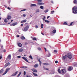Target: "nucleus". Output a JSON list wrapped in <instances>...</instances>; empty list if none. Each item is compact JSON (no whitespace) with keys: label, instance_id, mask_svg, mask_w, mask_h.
Here are the masks:
<instances>
[{"label":"nucleus","instance_id":"obj_1","mask_svg":"<svg viewBox=\"0 0 77 77\" xmlns=\"http://www.w3.org/2000/svg\"><path fill=\"white\" fill-rule=\"evenodd\" d=\"M72 12L73 14H77V7H74L72 8Z\"/></svg>","mask_w":77,"mask_h":77},{"label":"nucleus","instance_id":"obj_2","mask_svg":"<svg viewBox=\"0 0 77 77\" xmlns=\"http://www.w3.org/2000/svg\"><path fill=\"white\" fill-rule=\"evenodd\" d=\"M29 28V26H26V27L23 28L22 30L23 31V32H26L28 30Z\"/></svg>","mask_w":77,"mask_h":77},{"label":"nucleus","instance_id":"obj_3","mask_svg":"<svg viewBox=\"0 0 77 77\" xmlns=\"http://www.w3.org/2000/svg\"><path fill=\"white\" fill-rule=\"evenodd\" d=\"M10 68H8L7 69H6L5 71V72L2 75H5V74H6V73H7L8 72V71H9V70H10Z\"/></svg>","mask_w":77,"mask_h":77},{"label":"nucleus","instance_id":"obj_4","mask_svg":"<svg viewBox=\"0 0 77 77\" xmlns=\"http://www.w3.org/2000/svg\"><path fill=\"white\" fill-rule=\"evenodd\" d=\"M61 71L62 73H61V74H62L63 75H64V73L65 74V72H66V71L64 69H62L61 70Z\"/></svg>","mask_w":77,"mask_h":77},{"label":"nucleus","instance_id":"obj_5","mask_svg":"<svg viewBox=\"0 0 77 77\" xmlns=\"http://www.w3.org/2000/svg\"><path fill=\"white\" fill-rule=\"evenodd\" d=\"M67 57L69 59H71L72 58V55L71 54H68Z\"/></svg>","mask_w":77,"mask_h":77},{"label":"nucleus","instance_id":"obj_6","mask_svg":"<svg viewBox=\"0 0 77 77\" xmlns=\"http://www.w3.org/2000/svg\"><path fill=\"white\" fill-rule=\"evenodd\" d=\"M73 69V67H72L71 66H70L69 67L68 70L69 71H72V70Z\"/></svg>","mask_w":77,"mask_h":77},{"label":"nucleus","instance_id":"obj_7","mask_svg":"<svg viewBox=\"0 0 77 77\" xmlns=\"http://www.w3.org/2000/svg\"><path fill=\"white\" fill-rule=\"evenodd\" d=\"M22 59H24V60H25V61H26V62H29V61L27 59V58H26V57H22Z\"/></svg>","mask_w":77,"mask_h":77},{"label":"nucleus","instance_id":"obj_8","mask_svg":"<svg viewBox=\"0 0 77 77\" xmlns=\"http://www.w3.org/2000/svg\"><path fill=\"white\" fill-rule=\"evenodd\" d=\"M17 45L18 47H21L23 46V45H22V44L20 43H17Z\"/></svg>","mask_w":77,"mask_h":77},{"label":"nucleus","instance_id":"obj_9","mask_svg":"<svg viewBox=\"0 0 77 77\" xmlns=\"http://www.w3.org/2000/svg\"><path fill=\"white\" fill-rule=\"evenodd\" d=\"M39 66V64L38 63H36L33 66L34 68H38Z\"/></svg>","mask_w":77,"mask_h":77},{"label":"nucleus","instance_id":"obj_10","mask_svg":"<svg viewBox=\"0 0 77 77\" xmlns=\"http://www.w3.org/2000/svg\"><path fill=\"white\" fill-rule=\"evenodd\" d=\"M31 70L33 71V72H38V71L35 69H32Z\"/></svg>","mask_w":77,"mask_h":77},{"label":"nucleus","instance_id":"obj_11","mask_svg":"<svg viewBox=\"0 0 77 77\" xmlns=\"http://www.w3.org/2000/svg\"><path fill=\"white\" fill-rule=\"evenodd\" d=\"M18 71H17L15 72L14 73L11 75V76H15V75H16L17 74V73H18Z\"/></svg>","mask_w":77,"mask_h":77},{"label":"nucleus","instance_id":"obj_12","mask_svg":"<svg viewBox=\"0 0 77 77\" xmlns=\"http://www.w3.org/2000/svg\"><path fill=\"white\" fill-rule=\"evenodd\" d=\"M67 57V55H65V56L63 57V60H65V59Z\"/></svg>","mask_w":77,"mask_h":77},{"label":"nucleus","instance_id":"obj_13","mask_svg":"<svg viewBox=\"0 0 77 77\" xmlns=\"http://www.w3.org/2000/svg\"><path fill=\"white\" fill-rule=\"evenodd\" d=\"M26 21H27V20H24L21 21V23H26Z\"/></svg>","mask_w":77,"mask_h":77},{"label":"nucleus","instance_id":"obj_14","mask_svg":"<svg viewBox=\"0 0 77 77\" xmlns=\"http://www.w3.org/2000/svg\"><path fill=\"white\" fill-rule=\"evenodd\" d=\"M11 55H8L7 57V59H9V60H11Z\"/></svg>","mask_w":77,"mask_h":77},{"label":"nucleus","instance_id":"obj_15","mask_svg":"<svg viewBox=\"0 0 77 77\" xmlns=\"http://www.w3.org/2000/svg\"><path fill=\"white\" fill-rule=\"evenodd\" d=\"M17 22H16V23H13V24H12V25H10V26H12V25L13 26H15V25H17Z\"/></svg>","mask_w":77,"mask_h":77},{"label":"nucleus","instance_id":"obj_16","mask_svg":"<svg viewBox=\"0 0 77 77\" xmlns=\"http://www.w3.org/2000/svg\"><path fill=\"white\" fill-rule=\"evenodd\" d=\"M11 18V16L8 15L7 16V19L10 20Z\"/></svg>","mask_w":77,"mask_h":77},{"label":"nucleus","instance_id":"obj_17","mask_svg":"<svg viewBox=\"0 0 77 77\" xmlns=\"http://www.w3.org/2000/svg\"><path fill=\"white\" fill-rule=\"evenodd\" d=\"M9 64H10V63H9V62L8 63H7L6 64L5 66V67H6L7 66H8V65H9Z\"/></svg>","mask_w":77,"mask_h":77},{"label":"nucleus","instance_id":"obj_18","mask_svg":"<svg viewBox=\"0 0 77 77\" xmlns=\"http://www.w3.org/2000/svg\"><path fill=\"white\" fill-rule=\"evenodd\" d=\"M20 38L22 40H23L24 39H25V37L24 36H22Z\"/></svg>","mask_w":77,"mask_h":77},{"label":"nucleus","instance_id":"obj_19","mask_svg":"<svg viewBox=\"0 0 77 77\" xmlns=\"http://www.w3.org/2000/svg\"><path fill=\"white\" fill-rule=\"evenodd\" d=\"M43 3H42L38 2L37 3V4L38 5H42Z\"/></svg>","mask_w":77,"mask_h":77},{"label":"nucleus","instance_id":"obj_20","mask_svg":"<svg viewBox=\"0 0 77 77\" xmlns=\"http://www.w3.org/2000/svg\"><path fill=\"white\" fill-rule=\"evenodd\" d=\"M43 65H49V64H48V63H43Z\"/></svg>","mask_w":77,"mask_h":77},{"label":"nucleus","instance_id":"obj_21","mask_svg":"<svg viewBox=\"0 0 77 77\" xmlns=\"http://www.w3.org/2000/svg\"><path fill=\"white\" fill-rule=\"evenodd\" d=\"M19 52H22L23 51V49L22 48H20V49H19Z\"/></svg>","mask_w":77,"mask_h":77},{"label":"nucleus","instance_id":"obj_22","mask_svg":"<svg viewBox=\"0 0 77 77\" xmlns=\"http://www.w3.org/2000/svg\"><path fill=\"white\" fill-rule=\"evenodd\" d=\"M32 7V6H36V4H32L30 5Z\"/></svg>","mask_w":77,"mask_h":77},{"label":"nucleus","instance_id":"obj_23","mask_svg":"<svg viewBox=\"0 0 77 77\" xmlns=\"http://www.w3.org/2000/svg\"><path fill=\"white\" fill-rule=\"evenodd\" d=\"M21 72H20L18 75H17V77H19V76H20V75H21Z\"/></svg>","mask_w":77,"mask_h":77},{"label":"nucleus","instance_id":"obj_24","mask_svg":"<svg viewBox=\"0 0 77 77\" xmlns=\"http://www.w3.org/2000/svg\"><path fill=\"white\" fill-rule=\"evenodd\" d=\"M53 33H56V30L55 29H54L52 31Z\"/></svg>","mask_w":77,"mask_h":77},{"label":"nucleus","instance_id":"obj_25","mask_svg":"<svg viewBox=\"0 0 77 77\" xmlns=\"http://www.w3.org/2000/svg\"><path fill=\"white\" fill-rule=\"evenodd\" d=\"M32 73H33L34 75L35 76H36L37 77L38 75H37V74H36V73H35L33 72Z\"/></svg>","mask_w":77,"mask_h":77},{"label":"nucleus","instance_id":"obj_26","mask_svg":"<svg viewBox=\"0 0 77 77\" xmlns=\"http://www.w3.org/2000/svg\"><path fill=\"white\" fill-rule=\"evenodd\" d=\"M3 69H2L0 71V73L1 74H2V73H3Z\"/></svg>","mask_w":77,"mask_h":77},{"label":"nucleus","instance_id":"obj_27","mask_svg":"<svg viewBox=\"0 0 77 77\" xmlns=\"http://www.w3.org/2000/svg\"><path fill=\"white\" fill-rule=\"evenodd\" d=\"M74 66H77V63H74L73 64Z\"/></svg>","mask_w":77,"mask_h":77},{"label":"nucleus","instance_id":"obj_28","mask_svg":"<svg viewBox=\"0 0 77 77\" xmlns=\"http://www.w3.org/2000/svg\"><path fill=\"white\" fill-rule=\"evenodd\" d=\"M4 22L5 23H8V20L6 19H5L4 20Z\"/></svg>","mask_w":77,"mask_h":77},{"label":"nucleus","instance_id":"obj_29","mask_svg":"<svg viewBox=\"0 0 77 77\" xmlns=\"http://www.w3.org/2000/svg\"><path fill=\"white\" fill-rule=\"evenodd\" d=\"M64 77H69V75H64Z\"/></svg>","mask_w":77,"mask_h":77},{"label":"nucleus","instance_id":"obj_30","mask_svg":"<svg viewBox=\"0 0 77 77\" xmlns=\"http://www.w3.org/2000/svg\"><path fill=\"white\" fill-rule=\"evenodd\" d=\"M40 8L41 9H44V7H43V6H41L40 7Z\"/></svg>","mask_w":77,"mask_h":77},{"label":"nucleus","instance_id":"obj_31","mask_svg":"<svg viewBox=\"0 0 77 77\" xmlns=\"http://www.w3.org/2000/svg\"><path fill=\"white\" fill-rule=\"evenodd\" d=\"M73 2L74 3H77V0H74Z\"/></svg>","mask_w":77,"mask_h":77},{"label":"nucleus","instance_id":"obj_32","mask_svg":"<svg viewBox=\"0 0 77 77\" xmlns=\"http://www.w3.org/2000/svg\"><path fill=\"white\" fill-rule=\"evenodd\" d=\"M45 21L46 23H50V21L48 20H45Z\"/></svg>","mask_w":77,"mask_h":77},{"label":"nucleus","instance_id":"obj_33","mask_svg":"<svg viewBox=\"0 0 77 77\" xmlns=\"http://www.w3.org/2000/svg\"><path fill=\"white\" fill-rule=\"evenodd\" d=\"M48 10H45L44 12L45 13H47V12H48Z\"/></svg>","mask_w":77,"mask_h":77},{"label":"nucleus","instance_id":"obj_34","mask_svg":"<svg viewBox=\"0 0 77 77\" xmlns=\"http://www.w3.org/2000/svg\"><path fill=\"white\" fill-rule=\"evenodd\" d=\"M41 28L42 29V28H43V26H44V24H41Z\"/></svg>","mask_w":77,"mask_h":77},{"label":"nucleus","instance_id":"obj_35","mask_svg":"<svg viewBox=\"0 0 77 77\" xmlns=\"http://www.w3.org/2000/svg\"><path fill=\"white\" fill-rule=\"evenodd\" d=\"M29 57L30 59H33V57L31 55H30L29 56Z\"/></svg>","mask_w":77,"mask_h":77},{"label":"nucleus","instance_id":"obj_36","mask_svg":"<svg viewBox=\"0 0 77 77\" xmlns=\"http://www.w3.org/2000/svg\"><path fill=\"white\" fill-rule=\"evenodd\" d=\"M58 72L59 73H60H60H61V72L60 71V69H58Z\"/></svg>","mask_w":77,"mask_h":77},{"label":"nucleus","instance_id":"obj_37","mask_svg":"<svg viewBox=\"0 0 77 77\" xmlns=\"http://www.w3.org/2000/svg\"><path fill=\"white\" fill-rule=\"evenodd\" d=\"M32 40L33 41H36V38L34 37L32 38Z\"/></svg>","mask_w":77,"mask_h":77},{"label":"nucleus","instance_id":"obj_38","mask_svg":"<svg viewBox=\"0 0 77 77\" xmlns=\"http://www.w3.org/2000/svg\"><path fill=\"white\" fill-rule=\"evenodd\" d=\"M63 24L65 25H68V23H67L66 22H64Z\"/></svg>","mask_w":77,"mask_h":77},{"label":"nucleus","instance_id":"obj_39","mask_svg":"<svg viewBox=\"0 0 77 77\" xmlns=\"http://www.w3.org/2000/svg\"><path fill=\"white\" fill-rule=\"evenodd\" d=\"M36 12H39V9H38L36 10Z\"/></svg>","mask_w":77,"mask_h":77},{"label":"nucleus","instance_id":"obj_40","mask_svg":"<svg viewBox=\"0 0 77 77\" xmlns=\"http://www.w3.org/2000/svg\"><path fill=\"white\" fill-rule=\"evenodd\" d=\"M53 13L54 12V11H52L51 13V14H53Z\"/></svg>","mask_w":77,"mask_h":77},{"label":"nucleus","instance_id":"obj_41","mask_svg":"<svg viewBox=\"0 0 77 77\" xmlns=\"http://www.w3.org/2000/svg\"><path fill=\"white\" fill-rule=\"evenodd\" d=\"M26 11V9H24L23 10H22L20 11V12H22V11Z\"/></svg>","mask_w":77,"mask_h":77},{"label":"nucleus","instance_id":"obj_42","mask_svg":"<svg viewBox=\"0 0 77 77\" xmlns=\"http://www.w3.org/2000/svg\"><path fill=\"white\" fill-rule=\"evenodd\" d=\"M37 1L38 2H42V0H37Z\"/></svg>","mask_w":77,"mask_h":77},{"label":"nucleus","instance_id":"obj_43","mask_svg":"<svg viewBox=\"0 0 77 77\" xmlns=\"http://www.w3.org/2000/svg\"><path fill=\"white\" fill-rule=\"evenodd\" d=\"M38 50H41V48L39 47L38 48H37Z\"/></svg>","mask_w":77,"mask_h":77},{"label":"nucleus","instance_id":"obj_44","mask_svg":"<svg viewBox=\"0 0 77 77\" xmlns=\"http://www.w3.org/2000/svg\"><path fill=\"white\" fill-rule=\"evenodd\" d=\"M44 19H45V17L44 16V18H43V21H45V20Z\"/></svg>","mask_w":77,"mask_h":77},{"label":"nucleus","instance_id":"obj_45","mask_svg":"<svg viewBox=\"0 0 77 77\" xmlns=\"http://www.w3.org/2000/svg\"><path fill=\"white\" fill-rule=\"evenodd\" d=\"M23 17H26V15L25 14H23Z\"/></svg>","mask_w":77,"mask_h":77},{"label":"nucleus","instance_id":"obj_46","mask_svg":"<svg viewBox=\"0 0 77 77\" xmlns=\"http://www.w3.org/2000/svg\"><path fill=\"white\" fill-rule=\"evenodd\" d=\"M39 62V64H40V66H41V64L42 63V62H41V61H40Z\"/></svg>","mask_w":77,"mask_h":77},{"label":"nucleus","instance_id":"obj_47","mask_svg":"<svg viewBox=\"0 0 77 77\" xmlns=\"http://www.w3.org/2000/svg\"><path fill=\"white\" fill-rule=\"evenodd\" d=\"M51 56V54L50 53L48 55V57H50Z\"/></svg>","mask_w":77,"mask_h":77},{"label":"nucleus","instance_id":"obj_48","mask_svg":"<svg viewBox=\"0 0 77 77\" xmlns=\"http://www.w3.org/2000/svg\"><path fill=\"white\" fill-rule=\"evenodd\" d=\"M38 59V62H41V61H40V58L38 59Z\"/></svg>","mask_w":77,"mask_h":77},{"label":"nucleus","instance_id":"obj_49","mask_svg":"<svg viewBox=\"0 0 77 77\" xmlns=\"http://www.w3.org/2000/svg\"><path fill=\"white\" fill-rule=\"evenodd\" d=\"M35 28H36V29H38V25L35 26Z\"/></svg>","mask_w":77,"mask_h":77},{"label":"nucleus","instance_id":"obj_50","mask_svg":"<svg viewBox=\"0 0 77 77\" xmlns=\"http://www.w3.org/2000/svg\"><path fill=\"white\" fill-rule=\"evenodd\" d=\"M54 53H57V51H56V50H54Z\"/></svg>","mask_w":77,"mask_h":77},{"label":"nucleus","instance_id":"obj_51","mask_svg":"<svg viewBox=\"0 0 77 77\" xmlns=\"http://www.w3.org/2000/svg\"><path fill=\"white\" fill-rule=\"evenodd\" d=\"M8 9H9V10H11V8H10L9 7H8Z\"/></svg>","mask_w":77,"mask_h":77},{"label":"nucleus","instance_id":"obj_52","mask_svg":"<svg viewBox=\"0 0 77 77\" xmlns=\"http://www.w3.org/2000/svg\"><path fill=\"white\" fill-rule=\"evenodd\" d=\"M24 75H26V71H24L23 73Z\"/></svg>","mask_w":77,"mask_h":77},{"label":"nucleus","instance_id":"obj_53","mask_svg":"<svg viewBox=\"0 0 77 77\" xmlns=\"http://www.w3.org/2000/svg\"><path fill=\"white\" fill-rule=\"evenodd\" d=\"M44 49L45 51L46 52V51H47V49H46V48H45Z\"/></svg>","mask_w":77,"mask_h":77},{"label":"nucleus","instance_id":"obj_54","mask_svg":"<svg viewBox=\"0 0 77 77\" xmlns=\"http://www.w3.org/2000/svg\"><path fill=\"white\" fill-rule=\"evenodd\" d=\"M26 77H32L31 76H29V75H27L26 76Z\"/></svg>","mask_w":77,"mask_h":77},{"label":"nucleus","instance_id":"obj_55","mask_svg":"<svg viewBox=\"0 0 77 77\" xmlns=\"http://www.w3.org/2000/svg\"><path fill=\"white\" fill-rule=\"evenodd\" d=\"M17 58H21V56H19L17 57Z\"/></svg>","mask_w":77,"mask_h":77},{"label":"nucleus","instance_id":"obj_56","mask_svg":"<svg viewBox=\"0 0 77 77\" xmlns=\"http://www.w3.org/2000/svg\"><path fill=\"white\" fill-rule=\"evenodd\" d=\"M58 62V61H57V60H56L55 61V63H57Z\"/></svg>","mask_w":77,"mask_h":77},{"label":"nucleus","instance_id":"obj_57","mask_svg":"<svg viewBox=\"0 0 77 77\" xmlns=\"http://www.w3.org/2000/svg\"><path fill=\"white\" fill-rule=\"evenodd\" d=\"M72 23H73V22H71L70 24V26H72Z\"/></svg>","mask_w":77,"mask_h":77},{"label":"nucleus","instance_id":"obj_58","mask_svg":"<svg viewBox=\"0 0 77 77\" xmlns=\"http://www.w3.org/2000/svg\"><path fill=\"white\" fill-rule=\"evenodd\" d=\"M43 68H44V69H45V70H46V69L47 68H45V66H44Z\"/></svg>","mask_w":77,"mask_h":77},{"label":"nucleus","instance_id":"obj_59","mask_svg":"<svg viewBox=\"0 0 77 77\" xmlns=\"http://www.w3.org/2000/svg\"><path fill=\"white\" fill-rule=\"evenodd\" d=\"M46 70H47V71H49V69H48V68H46Z\"/></svg>","mask_w":77,"mask_h":77},{"label":"nucleus","instance_id":"obj_60","mask_svg":"<svg viewBox=\"0 0 77 77\" xmlns=\"http://www.w3.org/2000/svg\"><path fill=\"white\" fill-rule=\"evenodd\" d=\"M51 2L52 3H53V4L54 3L53 1H51Z\"/></svg>","mask_w":77,"mask_h":77},{"label":"nucleus","instance_id":"obj_61","mask_svg":"<svg viewBox=\"0 0 77 77\" xmlns=\"http://www.w3.org/2000/svg\"><path fill=\"white\" fill-rule=\"evenodd\" d=\"M22 68H27V67L23 66V67H22Z\"/></svg>","mask_w":77,"mask_h":77},{"label":"nucleus","instance_id":"obj_62","mask_svg":"<svg viewBox=\"0 0 77 77\" xmlns=\"http://www.w3.org/2000/svg\"><path fill=\"white\" fill-rule=\"evenodd\" d=\"M6 50H4L3 51V52H4V53H5V52H6Z\"/></svg>","mask_w":77,"mask_h":77},{"label":"nucleus","instance_id":"obj_63","mask_svg":"<svg viewBox=\"0 0 77 77\" xmlns=\"http://www.w3.org/2000/svg\"><path fill=\"white\" fill-rule=\"evenodd\" d=\"M27 42H25V45H27Z\"/></svg>","mask_w":77,"mask_h":77},{"label":"nucleus","instance_id":"obj_64","mask_svg":"<svg viewBox=\"0 0 77 77\" xmlns=\"http://www.w3.org/2000/svg\"><path fill=\"white\" fill-rule=\"evenodd\" d=\"M55 77H59V76L57 75V76H55Z\"/></svg>","mask_w":77,"mask_h":77}]
</instances>
